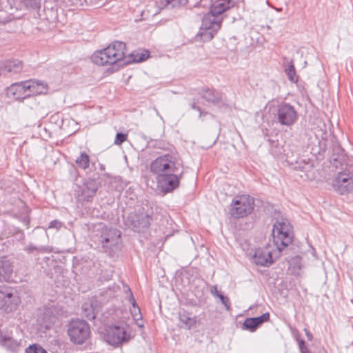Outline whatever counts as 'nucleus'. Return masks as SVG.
<instances>
[{
  "mask_svg": "<svg viewBox=\"0 0 353 353\" xmlns=\"http://www.w3.org/2000/svg\"><path fill=\"white\" fill-rule=\"evenodd\" d=\"M24 238H25L24 234L23 233H21L20 234V239H24Z\"/></svg>",
  "mask_w": 353,
  "mask_h": 353,
  "instance_id": "44",
  "label": "nucleus"
},
{
  "mask_svg": "<svg viewBox=\"0 0 353 353\" xmlns=\"http://www.w3.org/2000/svg\"><path fill=\"white\" fill-rule=\"evenodd\" d=\"M23 68V63L19 60H8L5 62L3 70L8 72L19 73Z\"/></svg>",
  "mask_w": 353,
  "mask_h": 353,
  "instance_id": "22",
  "label": "nucleus"
},
{
  "mask_svg": "<svg viewBox=\"0 0 353 353\" xmlns=\"http://www.w3.org/2000/svg\"><path fill=\"white\" fill-rule=\"evenodd\" d=\"M222 21V17L216 16L208 12L203 17L201 29L210 30L209 34H210V39H212L214 34L221 28Z\"/></svg>",
  "mask_w": 353,
  "mask_h": 353,
  "instance_id": "14",
  "label": "nucleus"
},
{
  "mask_svg": "<svg viewBox=\"0 0 353 353\" xmlns=\"http://www.w3.org/2000/svg\"><path fill=\"white\" fill-rule=\"evenodd\" d=\"M296 165H295L294 169L299 170L303 172H307L312 168V164L310 163H307L305 161L302 162H296Z\"/></svg>",
  "mask_w": 353,
  "mask_h": 353,
  "instance_id": "32",
  "label": "nucleus"
},
{
  "mask_svg": "<svg viewBox=\"0 0 353 353\" xmlns=\"http://www.w3.org/2000/svg\"><path fill=\"white\" fill-rule=\"evenodd\" d=\"M6 94L8 97H11L19 101H23L24 99L28 98L25 81L12 83L10 86L7 88Z\"/></svg>",
  "mask_w": 353,
  "mask_h": 353,
  "instance_id": "15",
  "label": "nucleus"
},
{
  "mask_svg": "<svg viewBox=\"0 0 353 353\" xmlns=\"http://www.w3.org/2000/svg\"><path fill=\"white\" fill-rule=\"evenodd\" d=\"M11 7L17 10H39L41 0H8Z\"/></svg>",
  "mask_w": 353,
  "mask_h": 353,
  "instance_id": "19",
  "label": "nucleus"
},
{
  "mask_svg": "<svg viewBox=\"0 0 353 353\" xmlns=\"http://www.w3.org/2000/svg\"><path fill=\"white\" fill-rule=\"evenodd\" d=\"M79 168L87 169L90 165V157L85 152H81L80 156L75 161Z\"/></svg>",
  "mask_w": 353,
  "mask_h": 353,
  "instance_id": "24",
  "label": "nucleus"
},
{
  "mask_svg": "<svg viewBox=\"0 0 353 353\" xmlns=\"http://www.w3.org/2000/svg\"><path fill=\"white\" fill-rule=\"evenodd\" d=\"M23 223L26 224V227L28 228L30 225V218L28 216H25L23 219Z\"/></svg>",
  "mask_w": 353,
  "mask_h": 353,
  "instance_id": "40",
  "label": "nucleus"
},
{
  "mask_svg": "<svg viewBox=\"0 0 353 353\" xmlns=\"http://www.w3.org/2000/svg\"><path fill=\"white\" fill-rule=\"evenodd\" d=\"M20 303L17 292L6 285L0 286V309L6 312H11L16 310Z\"/></svg>",
  "mask_w": 353,
  "mask_h": 353,
  "instance_id": "6",
  "label": "nucleus"
},
{
  "mask_svg": "<svg viewBox=\"0 0 353 353\" xmlns=\"http://www.w3.org/2000/svg\"><path fill=\"white\" fill-rule=\"evenodd\" d=\"M307 337L309 340L312 339V334L305 330Z\"/></svg>",
  "mask_w": 353,
  "mask_h": 353,
  "instance_id": "42",
  "label": "nucleus"
},
{
  "mask_svg": "<svg viewBox=\"0 0 353 353\" xmlns=\"http://www.w3.org/2000/svg\"><path fill=\"white\" fill-rule=\"evenodd\" d=\"M100 185L101 183L97 180L86 179L76 190L77 199L79 201H91Z\"/></svg>",
  "mask_w": 353,
  "mask_h": 353,
  "instance_id": "7",
  "label": "nucleus"
},
{
  "mask_svg": "<svg viewBox=\"0 0 353 353\" xmlns=\"http://www.w3.org/2000/svg\"><path fill=\"white\" fill-rule=\"evenodd\" d=\"M258 327L254 318H247L243 324V328L250 332H254Z\"/></svg>",
  "mask_w": 353,
  "mask_h": 353,
  "instance_id": "29",
  "label": "nucleus"
},
{
  "mask_svg": "<svg viewBox=\"0 0 353 353\" xmlns=\"http://www.w3.org/2000/svg\"><path fill=\"white\" fill-rule=\"evenodd\" d=\"M130 339V334H128L126 327L122 325H113L110 327L106 335L107 342L114 346L128 342Z\"/></svg>",
  "mask_w": 353,
  "mask_h": 353,
  "instance_id": "10",
  "label": "nucleus"
},
{
  "mask_svg": "<svg viewBox=\"0 0 353 353\" xmlns=\"http://www.w3.org/2000/svg\"><path fill=\"white\" fill-rule=\"evenodd\" d=\"M302 268V260L299 256H295L289 261V270L292 274L299 275Z\"/></svg>",
  "mask_w": 353,
  "mask_h": 353,
  "instance_id": "23",
  "label": "nucleus"
},
{
  "mask_svg": "<svg viewBox=\"0 0 353 353\" xmlns=\"http://www.w3.org/2000/svg\"><path fill=\"white\" fill-rule=\"evenodd\" d=\"M166 3H167L166 6H169V4L170 3V1L166 0Z\"/></svg>",
  "mask_w": 353,
  "mask_h": 353,
  "instance_id": "45",
  "label": "nucleus"
},
{
  "mask_svg": "<svg viewBox=\"0 0 353 353\" xmlns=\"http://www.w3.org/2000/svg\"><path fill=\"white\" fill-rule=\"evenodd\" d=\"M272 237L275 250H271L270 245L259 248L253 256L257 265L269 266L274 262L273 258H278L281 251L292 242L290 225L287 221H276L272 228Z\"/></svg>",
  "mask_w": 353,
  "mask_h": 353,
  "instance_id": "1",
  "label": "nucleus"
},
{
  "mask_svg": "<svg viewBox=\"0 0 353 353\" xmlns=\"http://www.w3.org/2000/svg\"><path fill=\"white\" fill-rule=\"evenodd\" d=\"M278 121L283 125L291 126L298 119L294 108L289 103L279 105L276 110Z\"/></svg>",
  "mask_w": 353,
  "mask_h": 353,
  "instance_id": "11",
  "label": "nucleus"
},
{
  "mask_svg": "<svg viewBox=\"0 0 353 353\" xmlns=\"http://www.w3.org/2000/svg\"><path fill=\"white\" fill-rule=\"evenodd\" d=\"M68 334L73 343L83 344L90 337V325L84 320H72L68 325Z\"/></svg>",
  "mask_w": 353,
  "mask_h": 353,
  "instance_id": "4",
  "label": "nucleus"
},
{
  "mask_svg": "<svg viewBox=\"0 0 353 353\" xmlns=\"http://www.w3.org/2000/svg\"><path fill=\"white\" fill-rule=\"evenodd\" d=\"M270 319V314L268 312L263 314L258 317H254L258 327L261 326L264 322H266Z\"/></svg>",
  "mask_w": 353,
  "mask_h": 353,
  "instance_id": "34",
  "label": "nucleus"
},
{
  "mask_svg": "<svg viewBox=\"0 0 353 353\" xmlns=\"http://www.w3.org/2000/svg\"><path fill=\"white\" fill-rule=\"evenodd\" d=\"M63 226V223L59 220L52 221L48 225V229L60 230Z\"/></svg>",
  "mask_w": 353,
  "mask_h": 353,
  "instance_id": "36",
  "label": "nucleus"
},
{
  "mask_svg": "<svg viewBox=\"0 0 353 353\" xmlns=\"http://www.w3.org/2000/svg\"><path fill=\"white\" fill-rule=\"evenodd\" d=\"M24 250L29 254L33 253L34 251L37 252L38 253H44V252L49 253L52 251V250L49 247H46V246L37 247L32 244L27 245L24 248Z\"/></svg>",
  "mask_w": 353,
  "mask_h": 353,
  "instance_id": "27",
  "label": "nucleus"
},
{
  "mask_svg": "<svg viewBox=\"0 0 353 353\" xmlns=\"http://www.w3.org/2000/svg\"><path fill=\"white\" fill-rule=\"evenodd\" d=\"M183 167V161L176 150L160 155L150 164V171L159 176L161 174L179 172Z\"/></svg>",
  "mask_w": 353,
  "mask_h": 353,
  "instance_id": "2",
  "label": "nucleus"
},
{
  "mask_svg": "<svg viewBox=\"0 0 353 353\" xmlns=\"http://www.w3.org/2000/svg\"><path fill=\"white\" fill-rule=\"evenodd\" d=\"M25 353H47L40 345L34 343L25 348Z\"/></svg>",
  "mask_w": 353,
  "mask_h": 353,
  "instance_id": "30",
  "label": "nucleus"
},
{
  "mask_svg": "<svg viewBox=\"0 0 353 353\" xmlns=\"http://www.w3.org/2000/svg\"><path fill=\"white\" fill-rule=\"evenodd\" d=\"M130 55L134 57L132 59V61L134 62H141V61L146 60L149 57V52L145 50L141 53H139V52L132 53Z\"/></svg>",
  "mask_w": 353,
  "mask_h": 353,
  "instance_id": "31",
  "label": "nucleus"
},
{
  "mask_svg": "<svg viewBox=\"0 0 353 353\" xmlns=\"http://www.w3.org/2000/svg\"><path fill=\"white\" fill-rule=\"evenodd\" d=\"M183 171L161 174L157 177L158 187L164 192H172L179 187Z\"/></svg>",
  "mask_w": 353,
  "mask_h": 353,
  "instance_id": "9",
  "label": "nucleus"
},
{
  "mask_svg": "<svg viewBox=\"0 0 353 353\" xmlns=\"http://www.w3.org/2000/svg\"><path fill=\"white\" fill-rule=\"evenodd\" d=\"M334 189L341 194L353 190V174L350 172H339L332 181Z\"/></svg>",
  "mask_w": 353,
  "mask_h": 353,
  "instance_id": "12",
  "label": "nucleus"
},
{
  "mask_svg": "<svg viewBox=\"0 0 353 353\" xmlns=\"http://www.w3.org/2000/svg\"><path fill=\"white\" fill-rule=\"evenodd\" d=\"M191 108L192 109H195L198 111L200 112V114H201V108L199 107H198L196 105V103L195 102H193L192 104H191Z\"/></svg>",
  "mask_w": 353,
  "mask_h": 353,
  "instance_id": "41",
  "label": "nucleus"
},
{
  "mask_svg": "<svg viewBox=\"0 0 353 353\" xmlns=\"http://www.w3.org/2000/svg\"><path fill=\"white\" fill-rule=\"evenodd\" d=\"M0 345L5 347L8 351L19 352L26 346V341L21 339L19 341L10 337L0 335Z\"/></svg>",
  "mask_w": 353,
  "mask_h": 353,
  "instance_id": "18",
  "label": "nucleus"
},
{
  "mask_svg": "<svg viewBox=\"0 0 353 353\" xmlns=\"http://www.w3.org/2000/svg\"><path fill=\"white\" fill-rule=\"evenodd\" d=\"M25 82L28 98L39 94H45L48 92V85L43 81L30 79L25 81Z\"/></svg>",
  "mask_w": 353,
  "mask_h": 353,
  "instance_id": "16",
  "label": "nucleus"
},
{
  "mask_svg": "<svg viewBox=\"0 0 353 353\" xmlns=\"http://www.w3.org/2000/svg\"><path fill=\"white\" fill-rule=\"evenodd\" d=\"M13 273V265L6 256L0 257V281H9Z\"/></svg>",
  "mask_w": 353,
  "mask_h": 353,
  "instance_id": "20",
  "label": "nucleus"
},
{
  "mask_svg": "<svg viewBox=\"0 0 353 353\" xmlns=\"http://www.w3.org/2000/svg\"><path fill=\"white\" fill-rule=\"evenodd\" d=\"M180 3L185 4L188 2V0H178Z\"/></svg>",
  "mask_w": 353,
  "mask_h": 353,
  "instance_id": "43",
  "label": "nucleus"
},
{
  "mask_svg": "<svg viewBox=\"0 0 353 353\" xmlns=\"http://www.w3.org/2000/svg\"><path fill=\"white\" fill-rule=\"evenodd\" d=\"M201 94L202 98L214 104H218L222 101L221 94L214 90L205 89L202 91Z\"/></svg>",
  "mask_w": 353,
  "mask_h": 353,
  "instance_id": "21",
  "label": "nucleus"
},
{
  "mask_svg": "<svg viewBox=\"0 0 353 353\" xmlns=\"http://www.w3.org/2000/svg\"><path fill=\"white\" fill-rule=\"evenodd\" d=\"M285 72L291 82L295 83L298 81V77L296 75V70L292 61H290L288 67L285 69Z\"/></svg>",
  "mask_w": 353,
  "mask_h": 353,
  "instance_id": "26",
  "label": "nucleus"
},
{
  "mask_svg": "<svg viewBox=\"0 0 353 353\" xmlns=\"http://www.w3.org/2000/svg\"><path fill=\"white\" fill-rule=\"evenodd\" d=\"M254 199L249 195H240L235 197L231 203L230 213L235 219L247 216L254 210Z\"/></svg>",
  "mask_w": 353,
  "mask_h": 353,
  "instance_id": "5",
  "label": "nucleus"
},
{
  "mask_svg": "<svg viewBox=\"0 0 353 353\" xmlns=\"http://www.w3.org/2000/svg\"><path fill=\"white\" fill-rule=\"evenodd\" d=\"M219 298L221 301V303L225 306V307L228 310L230 308V299L228 297L223 296L222 294H219Z\"/></svg>",
  "mask_w": 353,
  "mask_h": 353,
  "instance_id": "37",
  "label": "nucleus"
},
{
  "mask_svg": "<svg viewBox=\"0 0 353 353\" xmlns=\"http://www.w3.org/2000/svg\"><path fill=\"white\" fill-rule=\"evenodd\" d=\"M131 226L132 230L140 232L148 228L150 224V217L148 214H133L131 216Z\"/></svg>",
  "mask_w": 353,
  "mask_h": 353,
  "instance_id": "17",
  "label": "nucleus"
},
{
  "mask_svg": "<svg viewBox=\"0 0 353 353\" xmlns=\"http://www.w3.org/2000/svg\"><path fill=\"white\" fill-rule=\"evenodd\" d=\"M121 234L120 232L116 228H108L105 226L101 228V243H102L103 248L106 252H111L114 251L119 243Z\"/></svg>",
  "mask_w": 353,
  "mask_h": 353,
  "instance_id": "8",
  "label": "nucleus"
},
{
  "mask_svg": "<svg viewBox=\"0 0 353 353\" xmlns=\"http://www.w3.org/2000/svg\"><path fill=\"white\" fill-rule=\"evenodd\" d=\"M125 51V43L115 41L103 50L95 52L92 60L99 65H112L124 58Z\"/></svg>",
  "mask_w": 353,
  "mask_h": 353,
  "instance_id": "3",
  "label": "nucleus"
},
{
  "mask_svg": "<svg viewBox=\"0 0 353 353\" xmlns=\"http://www.w3.org/2000/svg\"><path fill=\"white\" fill-rule=\"evenodd\" d=\"M128 135L123 133H117L116 134L115 140H114V144L116 145H121L124 141H126Z\"/></svg>",
  "mask_w": 353,
  "mask_h": 353,
  "instance_id": "35",
  "label": "nucleus"
},
{
  "mask_svg": "<svg viewBox=\"0 0 353 353\" xmlns=\"http://www.w3.org/2000/svg\"><path fill=\"white\" fill-rule=\"evenodd\" d=\"M299 346L301 350V353H307V348L305 346V343L302 339H298Z\"/></svg>",
  "mask_w": 353,
  "mask_h": 353,
  "instance_id": "38",
  "label": "nucleus"
},
{
  "mask_svg": "<svg viewBox=\"0 0 353 353\" xmlns=\"http://www.w3.org/2000/svg\"><path fill=\"white\" fill-rule=\"evenodd\" d=\"M179 320L181 323L185 324V325L190 329L196 323L195 317H191L186 312L179 313Z\"/></svg>",
  "mask_w": 353,
  "mask_h": 353,
  "instance_id": "25",
  "label": "nucleus"
},
{
  "mask_svg": "<svg viewBox=\"0 0 353 353\" xmlns=\"http://www.w3.org/2000/svg\"><path fill=\"white\" fill-rule=\"evenodd\" d=\"M198 5L199 6L210 7L209 12L219 17L234 6L231 0H218L213 3L210 0H201Z\"/></svg>",
  "mask_w": 353,
  "mask_h": 353,
  "instance_id": "13",
  "label": "nucleus"
},
{
  "mask_svg": "<svg viewBox=\"0 0 353 353\" xmlns=\"http://www.w3.org/2000/svg\"><path fill=\"white\" fill-rule=\"evenodd\" d=\"M210 292L213 295L218 296V297H219V294H221V293L218 290V288L216 285L212 286L210 289Z\"/></svg>",
  "mask_w": 353,
  "mask_h": 353,
  "instance_id": "39",
  "label": "nucleus"
},
{
  "mask_svg": "<svg viewBox=\"0 0 353 353\" xmlns=\"http://www.w3.org/2000/svg\"><path fill=\"white\" fill-rule=\"evenodd\" d=\"M82 309L83 310V315L85 317H86L88 319L92 320L95 318L94 311L91 307H88V305H83Z\"/></svg>",
  "mask_w": 353,
  "mask_h": 353,
  "instance_id": "33",
  "label": "nucleus"
},
{
  "mask_svg": "<svg viewBox=\"0 0 353 353\" xmlns=\"http://www.w3.org/2000/svg\"><path fill=\"white\" fill-rule=\"evenodd\" d=\"M130 302L132 305V309H131V313L133 316L134 320H138L141 319V314L140 312V309L136 303L135 299L133 297L132 292L130 293Z\"/></svg>",
  "mask_w": 353,
  "mask_h": 353,
  "instance_id": "28",
  "label": "nucleus"
}]
</instances>
